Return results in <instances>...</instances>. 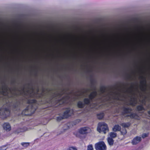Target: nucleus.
<instances>
[{
  "label": "nucleus",
  "instance_id": "obj_11",
  "mask_svg": "<svg viewBox=\"0 0 150 150\" xmlns=\"http://www.w3.org/2000/svg\"><path fill=\"white\" fill-rule=\"evenodd\" d=\"M121 127L118 125H115L112 128V130L114 132L120 131L121 130Z\"/></svg>",
  "mask_w": 150,
  "mask_h": 150
},
{
  "label": "nucleus",
  "instance_id": "obj_21",
  "mask_svg": "<svg viewBox=\"0 0 150 150\" xmlns=\"http://www.w3.org/2000/svg\"><path fill=\"white\" fill-rule=\"evenodd\" d=\"M137 108L139 110H142L144 109V107L141 105L138 106Z\"/></svg>",
  "mask_w": 150,
  "mask_h": 150
},
{
  "label": "nucleus",
  "instance_id": "obj_23",
  "mask_svg": "<svg viewBox=\"0 0 150 150\" xmlns=\"http://www.w3.org/2000/svg\"><path fill=\"white\" fill-rule=\"evenodd\" d=\"M87 150H93V146L92 145H88L87 147Z\"/></svg>",
  "mask_w": 150,
  "mask_h": 150
},
{
  "label": "nucleus",
  "instance_id": "obj_10",
  "mask_svg": "<svg viewBox=\"0 0 150 150\" xmlns=\"http://www.w3.org/2000/svg\"><path fill=\"white\" fill-rule=\"evenodd\" d=\"M3 127L4 129L8 131L11 129V127L10 124L8 123H5L4 124Z\"/></svg>",
  "mask_w": 150,
  "mask_h": 150
},
{
  "label": "nucleus",
  "instance_id": "obj_12",
  "mask_svg": "<svg viewBox=\"0 0 150 150\" xmlns=\"http://www.w3.org/2000/svg\"><path fill=\"white\" fill-rule=\"evenodd\" d=\"M107 141L109 144L110 146H112L113 145L114 141L112 138L108 137V138Z\"/></svg>",
  "mask_w": 150,
  "mask_h": 150
},
{
  "label": "nucleus",
  "instance_id": "obj_17",
  "mask_svg": "<svg viewBox=\"0 0 150 150\" xmlns=\"http://www.w3.org/2000/svg\"><path fill=\"white\" fill-rule=\"evenodd\" d=\"M21 144L24 147L26 148L29 145V143L22 142L21 143Z\"/></svg>",
  "mask_w": 150,
  "mask_h": 150
},
{
  "label": "nucleus",
  "instance_id": "obj_6",
  "mask_svg": "<svg viewBox=\"0 0 150 150\" xmlns=\"http://www.w3.org/2000/svg\"><path fill=\"white\" fill-rule=\"evenodd\" d=\"M96 150H106L107 146L105 143L103 141L100 142L96 143L95 145Z\"/></svg>",
  "mask_w": 150,
  "mask_h": 150
},
{
  "label": "nucleus",
  "instance_id": "obj_4",
  "mask_svg": "<svg viewBox=\"0 0 150 150\" xmlns=\"http://www.w3.org/2000/svg\"><path fill=\"white\" fill-rule=\"evenodd\" d=\"M97 130L99 132H103L104 134L108 131V125L104 122H100L98 124Z\"/></svg>",
  "mask_w": 150,
  "mask_h": 150
},
{
  "label": "nucleus",
  "instance_id": "obj_14",
  "mask_svg": "<svg viewBox=\"0 0 150 150\" xmlns=\"http://www.w3.org/2000/svg\"><path fill=\"white\" fill-rule=\"evenodd\" d=\"M130 123L129 122L123 123L120 124V125L124 128H127L130 125Z\"/></svg>",
  "mask_w": 150,
  "mask_h": 150
},
{
  "label": "nucleus",
  "instance_id": "obj_13",
  "mask_svg": "<svg viewBox=\"0 0 150 150\" xmlns=\"http://www.w3.org/2000/svg\"><path fill=\"white\" fill-rule=\"evenodd\" d=\"M69 128V127L67 125H65L61 129V132L60 133H62L64 132L65 130L68 129Z\"/></svg>",
  "mask_w": 150,
  "mask_h": 150
},
{
  "label": "nucleus",
  "instance_id": "obj_3",
  "mask_svg": "<svg viewBox=\"0 0 150 150\" xmlns=\"http://www.w3.org/2000/svg\"><path fill=\"white\" fill-rule=\"evenodd\" d=\"M97 95V93L96 91L92 92L89 96V99L85 98L84 100V103L81 101L78 102L77 105L78 107L79 108H83L85 104H87L89 103L90 100H91Z\"/></svg>",
  "mask_w": 150,
  "mask_h": 150
},
{
  "label": "nucleus",
  "instance_id": "obj_8",
  "mask_svg": "<svg viewBox=\"0 0 150 150\" xmlns=\"http://www.w3.org/2000/svg\"><path fill=\"white\" fill-rule=\"evenodd\" d=\"M141 137L137 136L134 138L132 141V143L133 145H135L140 142L141 140Z\"/></svg>",
  "mask_w": 150,
  "mask_h": 150
},
{
  "label": "nucleus",
  "instance_id": "obj_1",
  "mask_svg": "<svg viewBox=\"0 0 150 150\" xmlns=\"http://www.w3.org/2000/svg\"><path fill=\"white\" fill-rule=\"evenodd\" d=\"M20 104V101L17 100L8 104L7 108H2L0 109V117L4 118L8 116L10 113L9 107L12 106L13 108H16L18 107Z\"/></svg>",
  "mask_w": 150,
  "mask_h": 150
},
{
  "label": "nucleus",
  "instance_id": "obj_2",
  "mask_svg": "<svg viewBox=\"0 0 150 150\" xmlns=\"http://www.w3.org/2000/svg\"><path fill=\"white\" fill-rule=\"evenodd\" d=\"M36 101L33 99L31 100H29L28 102L29 105L23 111L22 113L25 115H30L33 114L35 110V108L34 105L36 103Z\"/></svg>",
  "mask_w": 150,
  "mask_h": 150
},
{
  "label": "nucleus",
  "instance_id": "obj_26",
  "mask_svg": "<svg viewBox=\"0 0 150 150\" xmlns=\"http://www.w3.org/2000/svg\"><path fill=\"white\" fill-rule=\"evenodd\" d=\"M147 136V134H143L142 135V137L143 138H144L146 137Z\"/></svg>",
  "mask_w": 150,
  "mask_h": 150
},
{
  "label": "nucleus",
  "instance_id": "obj_24",
  "mask_svg": "<svg viewBox=\"0 0 150 150\" xmlns=\"http://www.w3.org/2000/svg\"><path fill=\"white\" fill-rule=\"evenodd\" d=\"M68 150H77L76 147H70L69 148Z\"/></svg>",
  "mask_w": 150,
  "mask_h": 150
},
{
  "label": "nucleus",
  "instance_id": "obj_19",
  "mask_svg": "<svg viewBox=\"0 0 150 150\" xmlns=\"http://www.w3.org/2000/svg\"><path fill=\"white\" fill-rule=\"evenodd\" d=\"M38 28H39L38 27ZM38 60L39 58V28H38Z\"/></svg>",
  "mask_w": 150,
  "mask_h": 150
},
{
  "label": "nucleus",
  "instance_id": "obj_20",
  "mask_svg": "<svg viewBox=\"0 0 150 150\" xmlns=\"http://www.w3.org/2000/svg\"><path fill=\"white\" fill-rule=\"evenodd\" d=\"M120 132L121 134L123 135H125L127 133V130L125 129H123L122 131H120Z\"/></svg>",
  "mask_w": 150,
  "mask_h": 150
},
{
  "label": "nucleus",
  "instance_id": "obj_5",
  "mask_svg": "<svg viewBox=\"0 0 150 150\" xmlns=\"http://www.w3.org/2000/svg\"><path fill=\"white\" fill-rule=\"evenodd\" d=\"M73 113V110L70 108H67L63 113V115L62 117H58L57 120L59 121L61 119L66 118Z\"/></svg>",
  "mask_w": 150,
  "mask_h": 150
},
{
  "label": "nucleus",
  "instance_id": "obj_25",
  "mask_svg": "<svg viewBox=\"0 0 150 150\" xmlns=\"http://www.w3.org/2000/svg\"><path fill=\"white\" fill-rule=\"evenodd\" d=\"M134 114L131 113L130 115H127V116H130V117L131 118H134Z\"/></svg>",
  "mask_w": 150,
  "mask_h": 150
},
{
  "label": "nucleus",
  "instance_id": "obj_18",
  "mask_svg": "<svg viewBox=\"0 0 150 150\" xmlns=\"http://www.w3.org/2000/svg\"><path fill=\"white\" fill-rule=\"evenodd\" d=\"M104 116V114L103 113H100L99 114H98L97 115V117L98 119H102Z\"/></svg>",
  "mask_w": 150,
  "mask_h": 150
},
{
  "label": "nucleus",
  "instance_id": "obj_15",
  "mask_svg": "<svg viewBox=\"0 0 150 150\" xmlns=\"http://www.w3.org/2000/svg\"><path fill=\"white\" fill-rule=\"evenodd\" d=\"M27 130V129L26 127H23L22 129H18L16 130V132L18 133L20 132H23Z\"/></svg>",
  "mask_w": 150,
  "mask_h": 150
},
{
  "label": "nucleus",
  "instance_id": "obj_7",
  "mask_svg": "<svg viewBox=\"0 0 150 150\" xmlns=\"http://www.w3.org/2000/svg\"><path fill=\"white\" fill-rule=\"evenodd\" d=\"M79 132L81 134H85L90 132L91 129L88 127H84L81 128Z\"/></svg>",
  "mask_w": 150,
  "mask_h": 150
},
{
  "label": "nucleus",
  "instance_id": "obj_22",
  "mask_svg": "<svg viewBox=\"0 0 150 150\" xmlns=\"http://www.w3.org/2000/svg\"><path fill=\"white\" fill-rule=\"evenodd\" d=\"M7 149V147L6 145L0 147V150H6Z\"/></svg>",
  "mask_w": 150,
  "mask_h": 150
},
{
  "label": "nucleus",
  "instance_id": "obj_16",
  "mask_svg": "<svg viewBox=\"0 0 150 150\" xmlns=\"http://www.w3.org/2000/svg\"><path fill=\"white\" fill-rule=\"evenodd\" d=\"M109 135L110 138H114L117 137V134L114 132H111L109 133Z\"/></svg>",
  "mask_w": 150,
  "mask_h": 150
},
{
  "label": "nucleus",
  "instance_id": "obj_9",
  "mask_svg": "<svg viewBox=\"0 0 150 150\" xmlns=\"http://www.w3.org/2000/svg\"><path fill=\"white\" fill-rule=\"evenodd\" d=\"M132 111L131 108L127 106V107H124L122 114L124 115L125 114L127 113H131Z\"/></svg>",
  "mask_w": 150,
  "mask_h": 150
},
{
  "label": "nucleus",
  "instance_id": "obj_27",
  "mask_svg": "<svg viewBox=\"0 0 150 150\" xmlns=\"http://www.w3.org/2000/svg\"><path fill=\"white\" fill-rule=\"evenodd\" d=\"M148 113L149 115H150V110L148 112Z\"/></svg>",
  "mask_w": 150,
  "mask_h": 150
}]
</instances>
